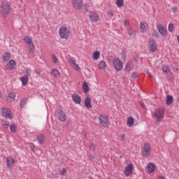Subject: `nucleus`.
<instances>
[{
    "label": "nucleus",
    "instance_id": "nucleus-1",
    "mask_svg": "<svg viewBox=\"0 0 179 179\" xmlns=\"http://www.w3.org/2000/svg\"><path fill=\"white\" fill-rule=\"evenodd\" d=\"M12 8H10V3L8 1H3L1 4L0 14L3 17H8V15L10 13Z\"/></svg>",
    "mask_w": 179,
    "mask_h": 179
},
{
    "label": "nucleus",
    "instance_id": "nucleus-2",
    "mask_svg": "<svg viewBox=\"0 0 179 179\" xmlns=\"http://www.w3.org/2000/svg\"><path fill=\"white\" fill-rule=\"evenodd\" d=\"M108 61L112 63L113 68L115 71H121L122 69V62L120 60L118 57H115L113 56H108Z\"/></svg>",
    "mask_w": 179,
    "mask_h": 179
},
{
    "label": "nucleus",
    "instance_id": "nucleus-3",
    "mask_svg": "<svg viewBox=\"0 0 179 179\" xmlns=\"http://www.w3.org/2000/svg\"><path fill=\"white\" fill-rule=\"evenodd\" d=\"M71 34V29L66 25H63L59 29V37L62 40H68Z\"/></svg>",
    "mask_w": 179,
    "mask_h": 179
},
{
    "label": "nucleus",
    "instance_id": "nucleus-4",
    "mask_svg": "<svg viewBox=\"0 0 179 179\" xmlns=\"http://www.w3.org/2000/svg\"><path fill=\"white\" fill-rule=\"evenodd\" d=\"M153 118L156 122H161L162 120L164 118V109L157 108L154 113Z\"/></svg>",
    "mask_w": 179,
    "mask_h": 179
},
{
    "label": "nucleus",
    "instance_id": "nucleus-5",
    "mask_svg": "<svg viewBox=\"0 0 179 179\" xmlns=\"http://www.w3.org/2000/svg\"><path fill=\"white\" fill-rule=\"evenodd\" d=\"M24 41L27 43V45L29 48V54H34V43L33 42V38L31 36H27L24 38Z\"/></svg>",
    "mask_w": 179,
    "mask_h": 179
},
{
    "label": "nucleus",
    "instance_id": "nucleus-6",
    "mask_svg": "<svg viewBox=\"0 0 179 179\" xmlns=\"http://www.w3.org/2000/svg\"><path fill=\"white\" fill-rule=\"evenodd\" d=\"M99 122L103 128H108V116L106 114H101L99 115Z\"/></svg>",
    "mask_w": 179,
    "mask_h": 179
},
{
    "label": "nucleus",
    "instance_id": "nucleus-7",
    "mask_svg": "<svg viewBox=\"0 0 179 179\" xmlns=\"http://www.w3.org/2000/svg\"><path fill=\"white\" fill-rule=\"evenodd\" d=\"M89 19L92 23H97L99 22L100 17L97 11H92L89 15Z\"/></svg>",
    "mask_w": 179,
    "mask_h": 179
},
{
    "label": "nucleus",
    "instance_id": "nucleus-8",
    "mask_svg": "<svg viewBox=\"0 0 179 179\" xmlns=\"http://www.w3.org/2000/svg\"><path fill=\"white\" fill-rule=\"evenodd\" d=\"M1 114L4 118H8L9 120H12V118H13V113H12L10 109L6 108H2Z\"/></svg>",
    "mask_w": 179,
    "mask_h": 179
},
{
    "label": "nucleus",
    "instance_id": "nucleus-9",
    "mask_svg": "<svg viewBox=\"0 0 179 179\" xmlns=\"http://www.w3.org/2000/svg\"><path fill=\"white\" fill-rule=\"evenodd\" d=\"M141 153L145 157H149L150 156V144L145 143L144 145V150H143Z\"/></svg>",
    "mask_w": 179,
    "mask_h": 179
},
{
    "label": "nucleus",
    "instance_id": "nucleus-10",
    "mask_svg": "<svg viewBox=\"0 0 179 179\" xmlns=\"http://www.w3.org/2000/svg\"><path fill=\"white\" fill-rule=\"evenodd\" d=\"M134 171V165L130 163L126 166L124 168V175L127 177H129V175Z\"/></svg>",
    "mask_w": 179,
    "mask_h": 179
},
{
    "label": "nucleus",
    "instance_id": "nucleus-11",
    "mask_svg": "<svg viewBox=\"0 0 179 179\" xmlns=\"http://www.w3.org/2000/svg\"><path fill=\"white\" fill-rule=\"evenodd\" d=\"M57 117L62 122H65V120H66V114H65V112L62 110V109H59L57 111Z\"/></svg>",
    "mask_w": 179,
    "mask_h": 179
},
{
    "label": "nucleus",
    "instance_id": "nucleus-12",
    "mask_svg": "<svg viewBox=\"0 0 179 179\" xmlns=\"http://www.w3.org/2000/svg\"><path fill=\"white\" fill-rule=\"evenodd\" d=\"M157 29L159 31V34L162 36V37H166L167 34V29L163 27V25L158 24V26L157 27Z\"/></svg>",
    "mask_w": 179,
    "mask_h": 179
},
{
    "label": "nucleus",
    "instance_id": "nucleus-13",
    "mask_svg": "<svg viewBox=\"0 0 179 179\" xmlns=\"http://www.w3.org/2000/svg\"><path fill=\"white\" fill-rule=\"evenodd\" d=\"M72 3L75 9H80L83 5V0H73Z\"/></svg>",
    "mask_w": 179,
    "mask_h": 179
},
{
    "label": "nucleus",
    "instance_id": "nucleus-14",
    "mask_svg": "<svg viewBox=\"0 0 179 179\" xmlns=\"http://www.w3.org/2000/svg\"><path fill=\"white\" fill-rule=\"evenodd\" d=\"M140 30L141 33H146L149 30V24L146 22L143 21L140 24Z\"/></svg>",
    "mask_w": 179,
    "mask_h": 179
},
{
    "label": "nucleus",
    "instance_id": "nucleus-15",
    "mask_svg": "<svg viewBox=\"0 0 179 179\" xmlns=\"http://www.w3.org/2000/svg\"><path fill=\"white\" fill-rule=\"evenodd\" d=\"M69 64H70L71 66L73 69H75V71H77L78 72H79V71H80V67L78 66V64H76V60L71 59L69 61Z\"/></svg>",
    "mask_w": 179,
    "mask_h": 179
},
{
    "label": "nucleus",
    "instance_id": "nucleus-16",
    "mask_svg": "<svg viewBox=\"0 0 179 179\" xmlns=\"http://www.w3.org/2000/svg\"><path fill=\"white\" fill-rule=\"evenodd\" d=\"M149 50L151 52H155V51L157 50V45L156 44V42L153 41H150Z\"/></svg>",
    "mask_w": 179,
    "mask_h": 179
},
{
    "label": "nucleus",
    "instance_id": "nucleus-17",
    "mask_svg": "<svg viewBox=\"0 0 179 179\" xmlns=\"http://www.w3.org/2000/svg\"><path fill=\"white\" fill-rule=\"evenodd\" d=\"M15 97H16V93L11 92L8 93L7 96V100L9 103H13V101H15Z\"/></svg>",
    "mask_w": 179,
    "mask_h": 179
},
{
    "label": "nucleus",
    "instance_id": "nucleus-18",
    "mask_svg": "<svg viewBox=\"0 0 179 179\" xmlns=\"http://www.w3.org/2000/svg\"><path fill=\"white\" fill-rule=\"evenodd\" d=\"M16 65V62L14 59H11L7 63L6 66L10 71L13 70Z\"/></svg>",
    "mask_w": 179,
    "mask_h": 179
},
{
    "label": "nucleus",
    "instance_id": "nucleus-19",
    "mask_svg": "<svg viewBox=\"0 0 179 179\" xmlns=\"http://www.w3.org/2000/svg\"><path fill=\"white\" fill-rule=\"evenodd\" d=\"M15 163V159L12 157H8L6 159L7 167H13Z\"/></svg>",
    "mask_w": 179,
    "mask_h": 179
},
{
    "label": "nucleus",
    "instance_id": "nucleus-20",
    "mask_svg": "<svg viewBox=\"0 0 179 179\" xmlns=\"http://www.w3.org/2000/svg\"><path fill=\"white\" fill-rule=\"evenodd\" d=\"M37 141L40 145H44V143L45 142V137L44 136V134H38L37 136Z\"/></svg>",
    "mask_w": 179,
    "mask_h": 179
},
{
    "label": "nucleus",
    "instance_id": "nucleus-21",
    "mask_svg": "<svg viewBox=\"0 0 179 179\" xmlns=\"http://www.w3.org/2000/svg\"><path fill=\"white\" fill-rule=\"evenodd\" d=\"M132 68H134V62H129L126 64L124 71L125 72H129L130 71H132Z\"/></svg>",
    "mask_w": 179,
    "mask_h": 179
},
{
    "label": "nucleus",
    "instance_id": "nucleus-22",
    "mask_svg": "<svg viewBox=\"0 0 179 179\" xmlns=\"http://www.w3.org/2000/svg\"><path fill=\"white\" fill-rule=\"evenodd\" d=\"M85 106L87 108H92V99H90V97L86 96L85 99Z\"/></svg>",
    "mask_w": 179,
    "mask_h": 179
},
{
    "label": "nucleus",
    "instance_id": "nucleus-23",
    "mask_svg": "<svg viewBox=\"0 0 179 179\" xmlns=\"http://www.w3.org/2000/svg\"><path fill=\"white\" fill-rule=\"evenodd\" d=\"M147 170L149 173H153L156 170V165L153 163H150L147 165Z\"/></svg>",
    "mask_w": 179,
    "mask_h": 179
},
{
    "label": "nucleus",
    "instance_id": "nucleus-24",
    "mask_svg": "<svg viewBox=\"0 0 179 179\" xmlns=\"http://www.w3.org/2000/svg\"><path fill=\"white\" fill-rule=\"evenodd\" d=\"M74 103H76V104H80V96L76 94H73L72 96H71Z\"/></svg>",
    "mask_w": 179,
    "mask_h": 179
},
{
    "label": "nucleus",
    "instance_id": "nucleus-25",
    "mask_svg": "<svg viewBox=\"0 0 179 179\" xmlns=\"http://www.w3.org/2000/svg\"><path fill=\"white\" fill-rule=\"evenodd\" d=\"M9 59H10V53L5 52L2 57L3 62H8V61H9Z\"/></svg>",
    "mask_w": 179,
    "mask_h": 179
},
{
    "label": "nucleus",
    "instance_id": "nucleus-26",
    "mask_svg": "<svg viewBox=\"0 0 179 179\" xmlns=\"http://www.w3.org/2000/svg\"><path fill=\"white\" fill-rule=\"evenodd\" d=\"M127 34H129V36H130L131 37H132V36H135L136 34V31H135V29L134 28H132V27H130L127 31Z\"/></svg>",
    "mask_w": 179,
    "mask_h": 179
},
{
    "label": "nucleus",
    "instance_id": "nucleus-27",
    "mask_svg": "<svg viewBox=\"0 0 179 179\" xmlns=\"http://www.w3.org/2000/svg\"><path fill=\"white\" fill-rule=\"evenodd\" d=\"M83 90L84 91V93H88L89 90H90L87 82L86 81H85L83 84Z\"/></svg>",
    "mask_w": 179,
    "mask_h": 179
},
{
    "label": "nucleus",
    "instance_id": "nucleus-28",
    "mask_svg": "<svg viewBox=\"0 0 179 179\" xmlns=\"http://www.w3.org/2000/svg\"><path fill=\"white\" fill-rule=\"evenodd\" d=\"M134 122H135V120L134 119V117H128L127 121V126L134 127Z\"/></svg>",
    "mask_w": 179,
    "mask_h": 179
},
{
    "label": "nucleus",
    "instance_id": "nucleus-29",
    "mask_svg": "<svg viewBox=\"0 0 179 179\" xmlns=\"http://www.w3.org/2000/svg\"><path fill=\"white\" fill-rule=\"evenodd\" d=\"M51 73L55 76V78H58V76H59V71H58L57 69H52Z\"/></svg>",
    "mask_w": 179,
    "mask_h": 179
},
{
    "label": "nucleus",
    "instance_id": "nucleus-30",
    "mask_svg": "<svg viewBox=\"0 0 179 179\" xmlns=\"http://www.w3.org/2000/svg\"><path fill=\"white\" fill-rule=\"evenodd\" d=\"M166 103L168 106H170V104H171V103H173V96L167 95Z\"/></svg>",
    "mask_w": 179,
    "mask_h": 179
},
{
    "label": "nucleus",
    "instance_id": "nucleus-31",
    "mask_svg": "<svg viewBox=\"0 0 179 179\" xmlns=\"http://www.w3.org/2000/svg\"><path fill=\"white\" fill-rule=\"evenodd\" d=\"M21 82H22L23 86H26V85H27V82H29V77H27V76H25L21 78Z\"/></svg>",
    "mask_w": 179,
    "mask_h": 179
},
{
    "label": "nucleus",
    "instance_id": "nucleus-32",
    "mask_svg": "<svg viewBox=\"0 0 179 179\" xmlns=\"http://www.w3.org/2000/svg\"><path fill=\"white\" fill-rule=\"evenodd\" d=\"M115 4L117 8H122L124 6V0H116Z\"/></svg>",
    "mask_w": 179,
    "mask_h": 179
},
{
    "label": "nucleus",
    "instance_id": "nucleus-33",
    "mask_svg": "<svg viewBox=\"0 0 179 179\" xmlns=\"http://www.w3.org/2000/svg\"><path fill=\"white\" fill-rule=\"evenodd\" d=\"M93 59H99L100 58V52L99 51H95L93 52L92 55Z\"/></svg>",
    "mask_w": 179,
    "mask_h": 179
},
{
    "label": "nucleus",
    "instance_id": "nucleus-34",
    "mask_svg": "<svg viewBox=\"0 0 179 179\" xmlns=\"http://www.w3.org/2000/svg\"><path fill=\"white\" fill-rule=\"evenodd\" d=\"M99 69H106V62L105 61H101L99 65H98Z\"/></svg>",
    "mask_w": 179,
    "mask_h": 179
},
{
    "label": "nucleus",
    "instance_id": "nucleus-35",
    "mask_svg": "<svg viewBox=\"0 0 179 179\" xmlns=\"http://www.w3.org/2000/svg\"><path fill=\"white\" fill-rule=\"evenodd\" d=\"M10 130L11 131V132H13V134H15V132H16V131H17V127L15 124H10Z\"/></svg>",
    "mask_w": 179,
    "mask_h": 179
},
{
    "label": "nucleus",
    "instance_id": "nucleus-36",
    "mask_svg": "<svg viewBox=\"0 0 179 179\" xmlns=\"http://www.w3.org/2000/svg\"><path fill=\"white\" fill-rule=\"evenodd\" d=\"M26 103H27V99L24 98L21 102L20 103V107L21 108H23V107H24V106H26Z\"/></svg>",
    "mask_w": 179,
    "mask_h": 179
},
{
    "label": "nucleus",
    "instance_id": "nucleus-37",
    "mask_svg": "<svg viewBox=\"0 0 179 179\" xmlns=\"http://www.w3.org/2000/svg\"><path fill=\"white\" fill-rule=\"evenodd\" d=\"M122 59H123V61H126L127 59V50L125 49L122 51Z\"/></svg>",
    "mask_w": 179,
    "mask_h": 179
},
{
    "label": "nucleus",
    "instance_id": "nucleus-38",
    "mask_svg": "<svg viewBox=\"0 0 179 179\" xmlns=\"http://www.w3.org/2000/svg\"><path fill=\"white\" fill-rule=\"evenodd\" d=\"M168 30L169 33H171L174 30V24H169L168 26Z\"/></svg>",
    "mask_w": 179,
    "mask_h": 179
},
{
    "label": "nucleus",
    "instance_id": "nucleus-39",
    "mask_svg": "<svg viewBox=\"0 0 179 179\" xmlns=\"http://www.w3.org/2000/svg\"><path fill=\"white\" fill-rule=\"evenodd\" d=\"M1 123L3 127H4V128H9V122L6 120H2Z\"/></svg>",
    "mask_w": 179,
    "mask_h": 179
},
{
    "label": "nucleus",
    "instance_id": "nucleus-40",
    "mask_svg": "<svg viewBox=\"0 0 179 179\" xmlns=\"http://www.w3.org/2000/svg\"><path fill=\"white\" fill-rule=\"evenodd\" d=\"M66 173H67L66 168H63L62 170L59 171V174L61 176H66Z\"/></svg>",
    "mask_w": 179,
    "mask_h": 179
},
{
    "label": "nucleus",
    "instance_id": "nucleus-41",
    "mask_svg": "<svg viewBox=\"0 0 179 179\" xmlns=\"http://www.w3.org/2000/svg\"><path fill=\"white\" fill-rule=\"evenodd\" d=\"M162 71L165 73H169L170 72V69H169V66H164L162 67Z\"/></svg>",
    "mask_w": 179,
    "mask_h": 179
},
{
    "label": "nucleus",
    "instance_id": "nucleus-42",
    "mask_svg": "<svg viewBox=\"0 0 179 179\" xmlns=\"http://www.w3.org/2000/svg\"><path fill=\"white\" fill-rule=\"evenodd\" d=\"M120 141L122 142H127V135L126 134H122L120 136Z\"/></svg>",
    "mask_w": 179,
    "mask_h": 179
},
{
    "label": "nucleus",
    "instance_id": "nucleus-43",
    "mask_svg": "<svg viewBox=\"0 0 179 179\" xmlns=\"http://www.w3.org/2000/svg\"><path fill=\"white\" fill-rule=\"evenodd\" d=\"M90 150L94 152V150H96V145L92 143L90 144Z\"/></svg>",
    "mask_w": 179,
    "mask_h": 179
},
{
    "label": "nucleus",
    "instance_id": "nucleus-44",
    "mask_svg": "<svg viewBox=\"0 0 179 179\" xmlns=\"http://www.w3.org/2000/svg\"><path fill=\"white\" fill-rule=\"evenodd\" d=\"M52 59L54 64H57V62H58V59H57V56L55 55H52Z\"/></svg>",
    "mask_w": 179,
    "mask_h": 179
},
{
    "label": "nucleus",
    "instance_id": "nucleus-45",
    "mask_svg": "<svg viewBox=\"0 0 179 179\" xmlns=\"http://www.w3.org/2000/svg\"><path fill=\"white\" fill-rule=\"evenodd\" d=\"M131 78H133V79H136V78H138V73H136V72L132 73Z\"/></svg>",
    "mask_w": 179,
    "mask_h": 179
},
{
    "label": "nucleus",
    "instance_id": "nucleus-46",
    "mask_svg": "<svg viewBox=\"0 0 179 179\" xmlns=\"http://www.w3.org/2000/svg\"><path fill=\"white\" fill-rule=\"evenodd\" d=\"M146 73H147L148 76L150 78V79H152V78H153V75H152V73L149 72V71H146Z\"/></svg>",
    "mask_w": 179,
    "mask_h": 179
},
{
    "label": "nucleus",
    "instance_id": "nucleus-47",
    "mask_svg": "<svg viewBox=\"0 0 179 179\" xmlns=\"http://www.w3.org/2000/svg\"><path fill=\"white\" fill-rule=\"evenodd\" d=\"M172 11L173 13H177V12H178V8L177 7H173L172 8Z\"/></svg>",
    "mask_w": 179,
    "mask_h": 179
},
{
    "label": "nucleus",
    "instance_id": "nucleus-48",
    "mask_svg": "<svg viewBox=\"0 0 179 179\" xmlns=\"http://www.w3.org/2000/svg\"><path fill=\"white\" fill-rule=\"evenodd\" d=\"M108 16H110V17H113V16H114V12H113V11H108Z\"/></svg>",
    "mask_w": 179,
    "mask_h": 179
},
{
    "label": "nucleus",
    "instance_id": "nucleus-49",
    "mask_svg": "<svg viewBox=\"0 0 179 179\" xmlns=\"http://www.w3.org/2000/svg\"><path fill=\"white\" fill-rule=\"evenodd\" d=\"M129 20H124V26H129Z\"/></svg>",
    "mask_w": 179,
    "mask_h": 179
},
{
    "label": "nucleus",
    "instance_id": "nucleus-50",
    "mask_svg": "<svg viewBox=\"0 0 179 179\" xmlns=\"http://www.w3.org/2000/svg\"><path fill=\"white\" fill-rule=\"evenodd\" d=\"M88 157L90 160H94V157L92 155V154H88Z\"/></svg>",
    "mask_w": 179,
    "mask_h": 179
},
{
    "label": "nucleus",
    "instance_id": "nucleus-51",
    "mask_svg": "<svg viewBox=\"0 0 179 179\" xmlns=\"http://www.w3.org/2000/svg\"><path fill=\"white\" fill-rule=\"evenodd\" d=\"M140 106L142 108H145V103L143 102H140Z\"/></svg>",
    "mask_w": 179,
    "mask_h": 179
},
{
    "label": "nucleus",
    "instance_id": "nucleus-52",
    "mask_svg": "<svg viewBox=\"0 0 179 179\" xmlns=\"http://www.w3.org/2000/svg\"><path fill=\"white\" fill-rule=\"evenodd\" d=\"M157 179H166V178H164V176H159L157 178Z\"/></svg>",
    "mask_w": 179,
    "mask_h": 179
},
{
    "label": "nucleus",
    "instance_id": "nucleus-53",
    "mask_svg": "<svg viewBox=\"0 0 179 179\" xmlns=\"http://www.w3.org/2000/svg\"><path fill=\"white\" fill-rule=\"evenodd\" d=\"M20 1H22V0H20Z\"/></svg>",
    "mask_w": 179,
    "mask_h": 179
}]
</instances>
